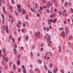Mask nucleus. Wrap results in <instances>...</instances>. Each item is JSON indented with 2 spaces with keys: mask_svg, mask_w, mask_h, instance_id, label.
Returning a JSON list of instances; mask_svg holds the SVG:
<instances>
[{
  "mask_svg": "<svg viewBox=\"0 0 73 73\" xmlns=\"http://www.w3.org/2000/svg\"><path fill=\"white\" fill-rule=\"evenodd\" d=\"M17 7L18 8V9L19 12L20 13L22 11V9L21 8V5H20L19 4L17 5Z\"/></svg>",
  "mask_w": 73,
  "mask_h": 73,
  "instance_id": "1",
  "label": "nucleus"
},
{
  "mask_svg": "<svg viewBox=\"0 0 73 73\" xmlns=\"http://www.w3.org/2000/svg\"><path fill=\"white\" fill-rule=\"evenodd\" d=\"M3 61H6V62H8V60L7 58L6 57L3 58Z\"/></svg>",
  "mask_w": 73,
  "mask_h": 73,
  "instance_id": "2",
  "label": "nucleus"
},
{
  "mask_svg": "<svg viewBox=\"0 0 73 73\" xmlns=\"http://www.w3.org/2000/svg\"><path fill=\"white\" fill-rule=\"evenodd\" d=\"M5 29L7 33H8V27H7V26L6 27Z\"/></svg>",
  "mask_w": 73,
  "mask_h": 73,
  "instance_id": "3",
  "label": "nucleus"
},
{
  "mask_svg": "<svg viewBox=\"0 0 73 73\" xmlns=\"http://www.w3.org/2000/svg\"><path fill=\"white\" fill-rule=\"evenodd\" d=\"M8 16L10 19H12V15L9 14V15Z\"/></svg>",
  "mask_w": 73,
  "mask_h": 73,
  "instance_id": "4",
  "label": "nucleus"
},
{
  "mask_svg": "<svg viewBox=\"0 0 73 73\" xmlns=\"http://www.w3.org/2000/svg\"><path fill=\"white\" fill-rule=\"evenodd\" d=\"M48 24L49 25H50L51 24V22H50V19H48Z\"/></svg>",
  "mask_w": 73,
  "mask_h": 73,
  "instance_id": "5",
  "label": "nucleus"
},
{
  "mask_svg": "<svg viewBox=\"0 0 73 73\" xmlns=\"http://www.w3.org/2000/svg\"><path fill=\"white\" fill-rule=\"evenodd\" d=\"M28 39H29V36H28L27 35L25 40L26 41H28Z\"/></svg>",
  "mask_w": 73,
  "mask_h": 73,
  "instance_id": "6",
  "label": "nucleus"
},
{
  "mask_svg": "<svg viewBox=\"0 0 73 73\" xmlns=\"http://www.w3.org/2000/svg\"><path fill=\"white\" fill-rule=\"evenodd\" d=\"M13 51L15 54H16L17 53V51H16V49L14 48L13 50Z\"/></svg>",
  "mask_w": 73,
  "mask_h": 73,
  "instance_id": "7",
  "label": "nucleus"
},
{
  "mask_svg": "<svg viewBox=\"0 0 73 73\" xmlns=\"http://www.w3.org/2000/svg\"><path fill=\"white\" fill-rule=\"evenodd\" d=\"M50 40V38H47V42H49Z\"/></svg>",
  "mask_w": 73,
  "mask_h": 73,
  "instance_id": "8",
  "label": "nucleus"
},
{
  "mask_svg": "<svg viewBox=\"0 0 73 73\" xmlns=\"http://www.w3.org/2000/svg\"><path fill=\"white\" fill-rule=\"evenodd\" d=\"M17 64L18 65H20V61L18 60L17 62Z\"/></svg>",
  "mask_w": 73,
  "mask_h": 73,
  "instance_id": "9",
  "label": "nucleus"
},
{
  "mask_svg": "<svg viewBox=\"0 0 73 73\" xmlns=\"http://www.w3.org/2000/svg\"><path fill=\"white\" fill-rule=\"evenodd\" d=\"M13 70H16V66H15V65H13Z\"/></svg>",
  "mask_w": 73,
  "mask_h": 73,
  "instance_id": "10",
  "label": "nucleus"
},
{
  "mask_svg": "<svg viewBox=\"0 0 73 73\" xmlns=\"http://www.w3.org/2000/svg\"><path fill=\"white\" fill-rule=\"evenodd\" d=\"M18 42H20V40H21V38L20 37H18Z\"/></svg>",
  "mask_w": 73,
  "mask_h": 73,
  "instance_id": "11",
  "label": "nucleus"
},
{
  "mask_svg": "<svg viewBox=\"0 0 73 73\" xmlns=\"http://www.w3.org/2000/svg\"><path fill=\"white\" fill-rule=\"evenodd\" d=\"M48 37L47 38H51V35H48L47 36Z\"/></svg>",
  "mask_w": 73,
  "mask_h": 73,
  "instance_id": "12",
  "label": "nucleus"
},
{
  "mask_svg": "<svg viewBox=\"0 0 73 73\" xmlns=\"http://www.w3.org/2000/svg\"><path fill=\"white\" fill-rule=\"evenodd\" d=\"M44 68L46 70H48L47 66H46L45 65H44Z\"/></svg>",
  "mask_w": 73,
  "mask_h": 73,
  "instance_id": "13",
  "label": "nucleus"
},
{
  "mask_svg": "<svg viewBox=\"0 0 73 73\" xmlns=\"http://www.w3.org/2000/svg\"><path fill=\"white\" fill-rule=\"evenodd\" d=\"M2 29L3 30H4L5 29V27L4 26H3L2 27Z\"/></svg>",
  "mask_w": 73,
  "mask_h": 73,
  "instance_id": "14",
  "label": "nucleus"
},
{
  "mask_svg": "<svg viewBox=\"0 0 73 73\" xmlns=\"http://www.w3.org/2000/svg\"><path fill=\"white\" fill-rule=\"evenodd\" d=\"M5 7H4L3 9V11L4 13H5Z\"/></svg>",
  "mask_w": 73,
  "mask_h": 73,
  "instance_id": "15",
  "label": "nucleus"
},
{
  "mask_svg": "<svg viewBox=\"0 0 73 73\" xmlns=\"http://www.w3.org/2000/svg\"><path fill=\"white\" fill-rule=\"evenodd\" d=\"M30 72L31 73H33V71L32 70V69H31L30 70Z\"/></svg>",
  "mask_w": 73,
  "mask_h": 73,
  "instance_id": "16",
  "label": "nucleus"
},
{
  "mask_svg": "<svg viewBox=\"0 0 73 73\" xmlns=\"http://www.w3.org/2000/svg\"><path fill=\"white\" fill-rule=\"evenodd\" d=\"M26 27V25H25V24L24 23H23V28H25Z\"/></svg>",
  "mask_w": 73,
  "mask_h": 73,
  "instance_id": "17",
  "label": "nucleus"
},
{
  "mask_svg": "<svg viewBox=\"0 0 73 73\" xmlns=\"http://www.w3.org/2000/svg\"><path fill=\"white\" fill-rule=\"evenodd\" d=\"M66 35H68V30H66Z\"/></svg>",
  "mask_w": 73,
  "mask_h": 73,
  "instance_id": "18",
  "label": "nucleus"
},
{
  "mask_svg": "<svg viewBox=\"0 0 73 73\" xmlns=\"http://www.w3.org/2000/svg\"><path fill=\"white\" fill-rule=\"evenodd\" d=\"M24 73H26V69H25L23 70Z\"/></svg>",
  "mask_w": 73,
  "mask_h": 73,
  "instance_id": "19",
  "label": "nucleus"
},
{
  "mask_svg": "<svg viewBox=\"0 0 73 73\" xmlns=\"http://www.w3.org/2000/svg\"><path fill=\"white\" fill-rule=\"evenodd\" d=\"M40 11H42V9H43V8L42 7H40Z\"/></svg>",
  "mask_w": 73,
  "mask_h": 73,
  "instance_id": "20",
  "label": "nucleus"
},
{
  "mask_svg": "<svg viewBox=\"0 0 73 73\" xmlns=\"http://www.w3.org/2000/svg\"><path fill=\"white\" fill-rule=\"evenodd\" d=\"M46 7H47V8H49V7H50V5H49V4H47L46 5Z\"/></svg>",
  "mask_w": 73,
  "mask_h": 73,
  "instance_id": "21",
  "label": "nucleus"
},
{
  "mask_svg": "<svg viewBox=\"0 0 73 73\" xmlns=\"http://www.w3.org/2000/svg\"><path fill=\"white\" fill-rule=\"evenodd\" d=\"M39 64H41V63H42V61L40 59H39Z\"/></svg>",
  "mask_w": 73,
  "mask_h": 73,
  "instance_id": "22",
  "label": "nucleus"
},
{
  "mask_svg": "<svg viewBox=\"0 0 73 73\" xmlns=\"http://www.w3.org/2000/svg\"><path fill=\"white\" fill-rule=\"evenodd\" d=\"M2 22L3 24H4L5 23V19H3V20Z\"/></svg>",
  "mask_w": 73,
  "mask_h": 73,
  "instance_id": "23",
  "label": "nucleus"
},
{
  "mask_svg": "<svg viewBox=\"0 0 73 73\" xmlns=\"http://www.w3.org/2000/svg\"><path fill=\"white\" fill-rule=\"evenodd\" d=\"M35 7L36 9H37L38 7H37V5L36 3L35 4Z\"/></svg>",
  "mask_w": 73,
  "mask_h": 73,
  "instance_id": "24",
  "label": "nucleus"
},
{
  "mask_svg": "<svg viewBox=\"0 0 73 73\" xmlns=\"http://www.w3.org/2000/svg\"><path fill=\"white\" fill-rule=\"evenodd\" d=\"M57 21V19H54V23H55Z\"/></svg>",
  "mask_w": 73,
  "mask_h": 73,
  "instance_id": "25",
  "label": "nucleus"
},
{
  "mask_svg": "<svg viewBox=\"0 0 73 73\" xmlns=\"http://www.w3.org/2000/svg\"><path fill=\"white\" fill-rule=\"evenodd\" d=\"M31 11H32L33 12H34V11H35V9H33V8H31Z\"/></svg>",
  "mask_w": 73,
  "mask_h": 73,
  "instance_id": "26",
  "label": "nucleus"
},
{
  "mask_svg": "<svg viewBox=\"0 0 73 73\" xmlns=\"http://www.w3.org/2000/svg\"><path fill=\"white\" fill-rule=\"evenodd\" d=\"M17 26L18 28H19L20 27V26L18 23L17 24Z\"/></svg>",
  "mask_w": 73,
  "mask_h": 73,
  "instance_id": "27",
  "label": "nucleus"
},
{
  "mask_svg": "<svg viewBox=\"0 0 73 73\" xmlns=\"http://www.w3.org/2000/svg\"><path fill=\"white\" fill-rule=\"evenodd\" d=\"M73 37L72 36H71L69 38V40H72V38Z\"/></svg>",
  "mask_w": 73,
  "mask_h": 73,
  "instance_id": "28",
  "label": "nucleus"
},
{
  "mask_svg": "<svg viewBox=\"0 0 73 73\" xmlns=\"http://www.w3.org/2000/svg\"><path fill=\"white\" fill-rule=\"evenodd\" d=\"M35 35L36 36V37H38V38H39V36H38V35H37V33H36L35 34Z\"/></svg>",
  "mask_w": 73,
  "mask_h": 73,
  "instance_id": "29",
  "label": "nucleus"
},
{
  "mask_svg": "<svg viewBox=\"0 0 73 73\" xmlns=\"http://www.w3.org/2000/svg\"><path fill=\"white\" fill-rule=\"evenodd\" d=\"M2 17L3 18V19H4V14H2Z\"/></svg>",
  "mask_w": 73,
  "mask_h": 73,
  "instance_id": "30",
  "label": "nucleus"
},
{
  "mask_svg": "<svg viewBox=\"0 0 73 73\" xmlns=\"http://www.w3.org/2000/svg\"><path fill=\"white\" fill-rule=\"evenodd\" d=\"M49 3L51 5H52V4H53V3H52V2L51 1L49 2Z\"/></svg>",
  "mask_w": 73,
  "mask_h": 73,
  "instance_id": "31",
  "label": "nucleus"
},
{
  "mask_svg": "<svg viewBox=\"0 0 73 73\" xmlns=\"http://www.w3.org/2000/svg\"><path fill=\"white\" fill-rule=\"evenodd\" d=\"M58 13H59V15H62V13H61L60 11H58Z\"/></svg>",
  "mask_w": 73,
  "mask_h": 73,
  "instance_id": "32",
  "label": "nucleus"
},
{
  "mask_svg": "<svg viewBox=\"0 0 73 73\" xmlns=\"http://www.w3.org/2000/svg\"><path fill=\"white\" fill-rule=\"evenodd\" d=\"M17 45L15 44L14 45V48H17Z\"/></svg>",
  "mask_w": 73,
  "mask_h": 73,
  "instance_id": "33",
  "label": "nucleus"
},
{
  "mask_svg": "<svg viewBox=\"0 0 73 73\" xmlns=\"http://www.w3.org/2000/svg\"><path fill=\"white\" fill-rule=\"evenodd\" d=\"M15 13L16 15H17V16H18V14H17V12L16 11H15Z\"/></svg>",
  "mask_w": 73,
  "mask_h": 73,
  "instance_id": "34",
  "label": "nucleus"
},
{
  "mask_svg": "<svg viewBox=\"0 0 73 73\" xmlns=\"http://www.w3.org/2000/svg\"><path fill=\"white\" fill-rule=\"evenodd\" d=\"M48 73H53L52 72H51L49 70H48Z\"/></svg>",
  "mask_w": 73,
  "mask_h": 73,
  "instance_id": "35",
  "label": "nucleus"
},
{
  "mask_svg": "<svg viewBox=\"0 0 73 73\" xmlns=\"http://www.w3.org/2000/svg\"><path fill=\"white\" fill-rule=\"evenodd\" d=\"M3 53H4V52H5V48H3Z\"/></svg>",
  "mask_w": 73,
  "mask_h": 73,
  "instance_id": "36",
  "label": "nucleus"
},
{
  "mask_svg": "<svg viewBox=\"0 0 73 73\" xmlns=\"http://www.w3.org/2000/svg\"><path fill=\"white\" fill-rule=\"evenodd\" d=\"M12 38V35H10L9 36V39H11V38Z\"/></svg>",
  "mask_w": 73,
  "mask_h": 73,
  "instance_id": "37",
  "label": "nucleus"
},
{
  "mask_svg": "<svg viewBox=\"0 0 73 73\" xmlns=\"http://www.w3.org/2000/svg\"><path fill=\"white\" fill-rule=\"evenodd\" d=\"M53 72L54 73H56V71L55 69L54 70Z\"/></svg>",
  "mask_w": 73,
  "mask_h": 73,
  "instance_id": "38",
  "label": "nucleus"
},
{
  "mask_svg": "<svg viewBox=\"0 0 73 73\" xmlns=\"http://www.w3.org/2000/svg\"><path fill=\"white\" fill-rule=\"evenodd\" d=\"M52 66H53L52 64L51 63V65H50V68H52Z\"/></svg>",
  "mask_w": 73,
  "mask_h": 73,
  "instance_id": "39",
  "label": "nucleus"
},
{
  "mask_svg": "<svg viewBox=\"0 0 73 73\" xmlns=\"http://www.w3.org/2000/svg\"><path fill=\"white\" fill-rule=\"evenodd\" d=\"M46 11L47 13H49V9H47L46 10Z\"/></svg>",
  "mask_w": 73,
  "mask_h": 73,
  "instance_id": "40",
  "label": "nucleus"
},
{
  "mask_svg": "<svg viewBox=\"0 0 73 73\" xmlns=\"http://www.w3.org/2000/svg\"><path fill=\"white\" fill-rule=\"evenodd\" d=\"M65 29L66 31H67L68 30V28H67V26L65 27Z\"/></svg>",
  "mask_w": 73,
  "mask_h": 73,
  "instance_id": "41",
  "label": "nucleus"
},
{
  "mask_svg": "<svg viewBox=\"0 0 73 73\" xmlns=\"http://www.w3.org/2000/svg\"><path fill=\"white\" fill-rule=\"evenodd\" d=\"M12 3L13 4H15V2L14 1H13V0L12 1Z\"/></svg>",
  "mask_w": 73,
  "mask_h": 73,
  "instance_id": "42",
  "label": "nucleus"
},
{
  "mask_svg": "<svg viewBox=\"0 0 73 73\" xmlns=\"http://www.w3.org/2000/svg\"><path fill=\"white\" fill-rule=\"evenodd\" d=\"M21 68H19L18 70V72H20V71H21Z\"/></svg>",
  "mask_w": 73,
  "mask_h": 73,
  "instance_id": "43",
  "label": "nucleus"
},
{
  "mask_svg": "<svg viewBox=\"0 0 73 73\" xmlns=\"http://www.w3.org/2000/svg\"><path fill=\"white\" fill-rule=\"evenodd\" d=\"M50 17L51 18H52L53 17V15H50Z\"/></svg>",
  "mask_w": 73,
  "mask_h": 73,
  "instance_id": "44",
  "label": "nucleus"
},
{
  "mask_svg": "<svg viewBox=\"0 0 73 73\" xmlns=\"http://www.w3.org/2000/svg\"><path fill=\"white\" fill-rule=\"evenodd\" d=\"M38 35H39L40 36V32L38 31Z\"/></svg>",
  "mask_w": 73,
  "mask_h": 73,
  "instance_id": "45",
  "label": "nucleus"
},
{
  "mask_svg": "<svg viewBox=\"0 0 73 73\" xmlns=\"http://www.w3.org/2000/svg\"><path fill=\"white\" fill-rule=\"evenodd\" d=\"M54 11L55 12H57V9L55 8L54 9Z\"/></svg>",
  "mask_w": 73,
  "mask_h": 73,
  "instance_id": "46",
  "label": "nucleus"
},
{
  "mask_svg": "<svg viewBox=\"0 0 73 73\" xmlns=\"http://www.w3.org/2000/svg\"><path fill=\"white\" fill-rule=\"evenodd\" d=\"M24 68H25V66H24V65H23L22 66V69H24Z\"/></svg>",
  "mask_w": 73,
  "mask_h": 73,
  "instance_id": "47",
  "label": "nucleus"
},
{
  "mask_svg": "<svg viewBox=\"0 0 73 73\" xmlns=\"http://www.w3.org/2000/svg\"><path fill=\"white\" fill-rule=\"evenodd\" d=\"M28 15H27V17H26V20H28Z\"/></svg>",
  "mask_w": 73,
  "mask_h": 73,
  "instance_id": "48",
  "label": "nucleus"
},
{
  "mask_svg": "<svg viewBox=\"0 0 73 73\" xmlns=\"http://www.w3.org/2000/svg\"><path fill=\"white\" fill-rule=\"evenodd\" d=\"M14 22V20H13V19H12L11 21V23H13Z\"/></svg>",
  "mask_w": 73,
  "mask_h": 73,
  "instance_id": "49",
  "label": "nucleus"
},
{
  "mask_svg": "<svg viewBox=\"0 0 73 73\" xmlns=\"http://www.w3.org/2000/svg\"><path fill=\"white\" fill-rule=\"evenodd\" d=\"M24 49V47H22L21 48V50H23V49Z\"/></svg>",
  "mask_w": 73,
  "mask_h": 73,
  "instance_id": "50",
  "label": "nucleus"
},
{
  "mask_svg": "<svg viewBox=\"0 0 73 73\" xmlns=\"http://www.w3.org/2000/svg\"><path fill=\"white\" fill-rule=\"evenodd\" d=\"M25 13V11L23 12V15H24Z\"/></svg>",
  "mask_w": 73,
  "mask_h": 73,
  "instance_id": "51",
  "label": "nucleus"
},
{
  "mask_svg": "<svg viewBox=\"0 0 73 73\" xmlns=\"http://www.w3.org/2000/svg\"><path fill=\"white\" fill-rule=\"evenodd\" d=\"M59 52L60 53H61V48H60L59 51Z\"/></svg>",
  "mask_w": 73,
  "mask_h": 73,
  "instance_id": "52",
  "label": "nucleus"
},
{
  "mask_svg": "<svg viewBox=\"0 0 73 73\" xmlns=\"http://www.w3.org/2000/svg\"><path fill=\"white\" fill-rule=\"evenodd\" d=\"M22 32H24V30L23 29H22Z\"/></svg>",
  "mask_w": 73,
  "mask_h": 73,
  "instance_id": "53",
  "label": "nucleus"
},
{
  "mask_svg": "<svg viewBox=\"0 0 73 73\" xmlns=\"http://www.w3.org/2000/svg\"><path fill=\"white\" fill-rule=\"evenodd\" d=\"M46 29L47 31H49V28H48V27H47L46 28Z\"/></svg>",
  "mask_w": 73,
  "mask_h": 73,
  "instance_id": "54",
  "label": "nucleus"
},
{
  "mask_svg": "<svg viewBox=\"0 0 73 73\" xmlns=\"http://www.w3.org/2000/svg\"><path fill=\"white\" fill-rule=\"evenodd\" d=\"M37 16H38V17H40V16L39 14L38 13L37 14Z\"/></svg>",
  "mask_w": 73,
  "mask_h": 73,
  "instance_id": "55",
  "label": "nucleus"
},
{
  "mask_svg": "<svg viewBox=\"0 0 73 73\" xmlns=\"http://www.w3.org/2000/svg\"><path fill=\"white\" fill-rule=\"evenodd\" d=\"M31 56H33V53L32 52H31Z\"/></svg>",
  "mask_w": 73,
  "mask_h": 73,
  "instance_id": "56",
  "label": "nucleus"
},
{
  "mask_svg": "<svg viewBox=\"0 0 73 73\" xmlns=\"http://www.w3.org/2000/svg\"><path fill=\"white\" fill-rule=\"evenodd\" d=\"M50 22H51L52 23H53V21L51 19H50Z\"/></svg>",
  "mask_w": 73,
  "mask_h": 73,
  "instance_id": "57",
  "label": "nucleus"
},
{
  "mask_svg": "<svg viewBox=\"0 0 73 73\" xmlns=\"http://www.w3.org/2000/svg\"><path fill=\"white\" fill-rule=\"evenodd\" d=\"M66 10H64L63 11V12L64 13H65V12H66Z\"/></svg>",
  "mask_w": 73,
  "mask_h": 73,
  "instance_id": "58",
  "label": "nucleus"
},
{
  "mask_svg": "<svg viewBox=\"0 0 73 73\" xmlns=\"http://www.w3.org/2000/svg\"><path fill=\"white\" fill-rule=\"evenodd\" d=\"M65 34H63V37H65Z\"/></svg>",
  "mask_w": 73,
  "mask_h": 73,
  "instance_id": "59",
  "label": "nucleus"
},
{
  "mask_svg": "<svg viewBox=\"0 0 73 73\" xmlns=\"http://www.w3.org/2000/svg\"><path fill=\"white\" fill-rule=\"evenodd\" d=\"M53 17H55L56 16V14H54V15H53Z\"/></svg>",
  "mask_w": 73,
  "mask_h": 73,
  "instance_id": "60",
  "label": "nucleus"
},
{
  "mask_svg": "<svg viewBox=\"0 0 73 73\" xmlns=\"http://www.w3.org/2000/svg\"><path fill=\"white\" fill-rule=\"evenodd\" d=\"M40 50L41 51H42V50H43V48H41Z\"/></svg>",
  "mask_w": 73,
  "mask_h": 73,
  "instance_id": "61",
  "label": "nucleus"
},
{
  "mask_svg": "<svg viewBox=\"0 0 73 73\" xmlns=\"http://www.w3.org/2000/svg\"><path fill=\"white\" fill-rule=\"evenodd\" d=\"M44 31H45V30H46V27H44Z\"/></svg>",
  "mask_w": 73,
  "mask_h": 73,
  "instance_id": "62",
  "label": "nucleus"
},
{
  "mask_svg": "<svg viewBox=\"0 0 73 73\" xmlns=\"http://www.w3.org/2000/svg\"><path fill=\"white\" fill-rule=\"evenodd\" d=\"M12 40L13 42H15V40L14 39V38H13Z\"/></svg>",
  "mask_w": 73,
  "mask_h": 73,
  "instance_id": "63",
  "label": "nucleus"
},
{
  "mask_svg": "<svg viewBox=\"0 0 73 73\" xmlns=\"http://www.w3.org/2000/svg\"><path fill=\"white\" fill-rule=\"evenodd\" d=\"M18 23L19 24V25H21V22H18Z\"/></svg>",
  "mask_w": 73,
  "mask_h": 73,
  "instance_id": "64",
  "label": "nucleus"
}]
</instances>
